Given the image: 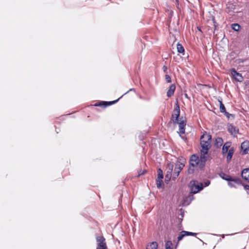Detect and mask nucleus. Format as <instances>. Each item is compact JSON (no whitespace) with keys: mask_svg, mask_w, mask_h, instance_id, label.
Wrapping results in <instances>:
<instances>
[{"mask_svg":"<svg viewBox=\"0 0 249 249\" xmlns=\"http://www.w3.org/2000/svg\"><path fill=\"white\" fill-rule=\"evenodd\" d=\"M180 112L179 106L178 102H177L176 107L173 110L171 116V121L169 123H172L175 125L178 124L179 127L178 133L183 134L185 133L186 120L182 117L180 118H179L180 116Z\"/></svg>","mask_w":249,"mask_h":249,"instance_id":"1","label":"nucleus"},{"mask_svg":"<svg viewBox=\"0 0 249 249\" xmlns=\"http://www.w3.org/2000/svg\"><path fill=\"white\" fill-rule=\"evenodd\" d=\"M199 157L196 154H193L190 157L188 168L189 174H193L194 172L195 167L199 169Z\"/></svg>","mask_w":249,"mask_h":249,"instance_id":"2","label":"nucleus"},{"mask_svg":"<svg viewBox=\"0 0 249 249\" xmlns=\"http://www.w3.org/2000/svg\"><path fill=\"white\" fill-rule=\"evenodd\" d=\"M188 187L190 189V194L197 193L204 188L203 183H200L196 180H192L190 181L189 183Z\"/></svg>","mask_w":249,"mask_h":249,"instance_id":"3","label":"nucleus"},{"mask_svg":"<svg viewBox=\"0 0 249 249\" xmlns=\"http://www.w3.org/2000/svg\"><path fill=\"white\" fill-rule=\"evenodd\" d=\"M184 166V164L179 161H178L175 164V168L174 169L173 173L172 175V179L175 180L176 179L178 176L180 172Z\"/></svg>","mask_w":249,"mask_h":249,"instance_id":"4","label":"nucleus"},{"mask_svg":"<svg viewBox=\"0 0 249 249\" xmlns=\"http://www.w3.org/2000/svg\"><path fill=\"white\" fill-rule=\"evenodd\" d=\"M221 178L227 181H233L234 183H236L237 185H243L242 181L239 178H232L231 176L227 175L225 173H222L220 175Z\"/></svg>","mask_w":249,"mask_h":249,"instance_id":"5","label":"nucleus"},{"mask_svg":"<svg viewBox=\"0 0 249 249\" xmlns=\"http://www.w3.org/2000/svg\"><path fill=\"white\" fill-rule=\"evenodd\" d=\"M97 243L96 249H107L105 238L103 236H98L96 238Z\"/></svg>","mask_w":249,"mask_h":249,"instance_id":"6","label":"nucleus"},{"mask_svg":"<svg viewBox=\"0 0 249 249\" xmlns=\"http://www.w3.org/2000/svg\"><path fill=\"white\" fill-rule=\"evenodd\" d=\"M211 141H204L200 140V144L201 146V151L204 152V154H207L209 149L211 147Z\"/></svg>","mask_w":249,"mask_h":249,"instance_id":"7","label":"nucleus"},{"mask_svg":"<svg viewBox=\"0 0 249 249\" xmlns=\"http://www.w3.org/2000/svg\"><path fill=\"white\" fill-rule=\"evenodd\" d=\"M206 154H204V152L201 151V154L199 158V169L202 170L204 169L206 164V162L207 160V157L205 156Z\"/></svg>","mask_w":249,"mask_h":249,"instance_id":"8","label":"nucleus"},{"mask_svg":"<svg viewBox=\"0 0 249 249\" xmlns=\"http://www.w3.org/2000/svg\"><path fill=\"white\" fill-rule=\"evenodd\" d=\"M231 73L236 81L239 82H242L244 80V78L242 76V74L238 72L234 68H232L231 69Z\"/></svg>","mask_w":249,"mask_h":249,"instance_id":"9","label":"nucleus"},{"mask_svg":"<svg viewBox=\"0 0 249 249\" xmlns=\"http://www.w3.org/2000/svg\"><path fill=\"white\" fill-rule=\"evenodd\" d=\"M123 96H122L121 97H120L119 99H118L117 100H114V101H109V102H107V101H102V102H99V103H96L94 106H96V107H106L108 106H110V105H112L114 104H115L116 103H117L118 100L122 97Z\"/></svg>","mask_w":249,"mask_h":249,"instance_id":"10","label":"nucleus"},{"mask_svg":"<svg viewBox=\"0 0 249 249\" xmlns=\"http://www.w3.org/2000/svg\"><path fill=\"white\" fill-rule=\"evenodd\" d=\"M241 148L243 150V154L248 153L249 150V141H245L241 144Z\"/></svg>","mask_w":249,"mask_h":249,"instance_id":"11","label":"nucleus"},{"mask_svg":"<svg viewBox=\"0 0 249 249\" xmlns=\"http://www.w3.org/2000/svg\"><path fill=\"white\" fill-rule=\"evenodd\" d=\"M241 177L243 179L249 182V168H246L242 170Z\"/></svg>","mask_w":249,"mask_h":249,"instance_id":"12","label":"nucleus"},{"mask_svg":"<svg viewBox=\"0 0 249 249\" xmlns=\"http://www.w3.org/2000/svg\"><path fill=\"white\" fill-rule=\"evenodd\" d=\"M228 130L229 133L233 135H235L238 133L239 130L235 126L232 124H230L228 127Z\"/></svg>","mask_w":249,"mask_h":249,"instance_id":"13","label":"nucleus"},{"mask_svg":"<svg viewBox=\"0 0 249 249\" xmlns=\"http://www.w3.org/2000/svg\"><path fill=\"white\" fill-rule=\"evenodd\" d=\"M236 5L232 3H228L227 5L226 11L230 15L232 14L233 10L235 9Z\"/></svg>","mask_w":249,"mask_h":249,"instance_id":"14","label":"nucleus"},{"mask_svg":"<svg viewBox=\"0 0 249 249\" xmlns=\"http://www.w3.org/2000/svg\"><path fill=\"white\" fill-rule=\"evenodd\" d=\"M176 89V86L174 84H172L170 85L167 92V96L168 97H171L174 95L175 90Z\"/></svg>","mask_w":249,"mask_h":249,"instance_id":"15","label":"nucleus"},{"mask_svg":"<svg viewBox=\"0 0 249 249\" xmlns=\"http://www.w3.org/2000/svg\"><path fill=\"white\" fill-rule=\"evenodd\" d=\"M231 142H226L224 144L222 149V153L223 155L226 154L228 151H229V149L231 146Z\"/></svg>","mask_w":249,"mask_h":249,"instance_id":"16","label":"nucleus"},{"mask_svg":"<svg viewBox=\"0 0 249 249\" xmlns=\"http://www.w3.org/2000/svg\"><path fill=\"white\" fill-rule=\"evenodd\" d=\"M200 140L204 141H212V136L207 134L206 132H204L203 134L200 137Z\"/></svg>","mask_w":249,"mask_h":249,"instance_id":"17","label":"nucleus"},{"mask_svg":"<svg viewBox=\"0 0 249 249\" xmlns=\"http://www.w3.org/2000/svg\"><path fill=\"white\" fill-rule=\"evenodd\" d=\"M223 140L221 137H217L215 139L214 145L216 148H219L223 144Z\"/></svg>","mask_w":249,"mask_h":249,"instance_id":"18","label":"nucleus"},{"mask_svg":"<svg viewBox=\"0 0 249 249\" xmlns=\"http://www.w3.org/2000/svg\"><path fill=\"white\" fill-rule=\"evenodd\" d=\"M233 152H234V149H233V147L230 148V150H229L227 156V160L228 162H229L231 161V160L232 158V157L233 156Z\"/></svg>","mask_w":249,"mask_h":249,"instance_id":"19","label":"nucleus"},{"mask_svg":"<svg viewBox=\"0 0 249 249\" xmlns=\"http://www.w3.org/2000/svg\"><path fill=\"white\" fill-rule=\"evenodd\" d=\"M158 246V243L154 241L151 243L149 245H148L146 249H157Z\"/></svg>","mask_w":249,"mask_h":249,"instance_id":"20","label":"nucleus"},{"mask_svg":"<svg viewBox=\"0 0 249 249\" xmlns=\"http://www.w3.org/2000/svg\"><path fill=\"white\" fill-rule=\"evenodd\" d=\"M177 50H178V53H182V54L184 55V52H185L184 47L179 43H178V44H177Z\"/></svg>","mask_w":249,"mask_h":249,"instance_id":"21","label":"nucleus"},{"mask_svg":"<svg viewBox=\"0 0 249 249\" xmlns=\"http://www.w3.org/2000/svg\"><path fill=\"white\" fill-rule=\"evenodd\" d=\"M156 185L158 188H161L164 186L162 179H156Z\"/></svg>","mask_w":249,"mask_h":249,"instance_id":"22","label":"nucleus"},{"mask_svg":"<svg viewBox=\"0 0 249 249\" xmlns=\"http://www.w3.org/2000/svg\"><path fill=\"white\" fill-rule=\"evenodd\" d=\"M165 249H173V243L171 241H167L165 245Z\"/></svg>","mask_w":249,"mask_h":249,"instance_id":"23","label":"nucleus"},{"mask_svg":"<svg viewBox=\"0 0 249 249\" xmlns=\"http://www.w3.org/2000/svg\"><path fill=\"white\" fill-rule=\"evenodd\" d=\"M163 178V175L162 170L160 168H159L158 170V178L159 179H162Z\"/></svg>","mask_w":249,"mask_h":249,"instance_id":"24","label":"nucleus"},{"mask_svg":"<svg viewBox=\"0 0 249 249\" xmlns=\"http://www.w3.org/2000/svg\"><path fill=\"white\" fill-rule=\"evenodd\" d=\"M219 102L220 103V111L222 113H224L225 111H226L225 106L222 103V102L221 101H219Z\"/></svg>","mask_w":249,"mask_h":249,"instance_id":"25","label":"nucleus"},{"mask_svg":"<svg viewBox=\"0 0 249 249\" xmlns=\"http://www.w3.org/2000/svg\"><path fill=\"white\" fill-rule=\"evenodd\" d=\"M240 28V26L238 23H233L232 24V29L235 31H238Z\"/></svg>","mask_w":249,"mask_h":249,"instance_id":"26","label":"nucleus"},{"mask_svg":"<svg viewBox=\"0 0 249 249\" xmlns=\"http://www.w3.org/2000/svg\"><path fill=\"white\" fill-rule=\"evenodd\" d=\"M194 199V197L192 194H191L187 198L186 200H185L184 203H186V201L189 200V202L186 203L187 205H188L193 199Z\"/></svg>","mask_w":249,"mask_h":249,"instance_id":"27","label":"nucleus"},{"mask_svg":"<svg viewBox=\"0 0 249 249\" xmlns=\"http://www.w3.org/2000/svg\"><path fill=\"white\" fill-rule=\"evenodd\" d=\"M182 232L184 233L185 236H189V235L194 236V235H196V234H197L196 233L185 231H182Z\"/></svg>","mask_w":249,"mask_h":249,"instance_id":"28","label":"nucleus"},{"mask_svg":"<svg viewBox=\"0 0 249 249\" xmlns=\"http://www.w3.org/2000/svg\"><path fill=\"white\" fill-rule=\"evenodd\" d=\"M212 21L213 22V26L214 27V31L217 30V27H218V24L216 22L214 18H212Z\"/></svg>","mask_w":249,"mask_h":249,"instance_id":"29","label":"nucleus"},{"mask_svg":"<svg viewBox=\"0 0 249 249\" xmlns=\"http://www.w3.org/2000/svg\"><path fill=\"white\" fill-rule=\"evenodd\" d=\"M228 185L229 186H230L231 187L236 188V186L235 185V183H234L233 181H228ZM236 184H237L236 183Z\"/></svg>","mask_w":249,"mask_h":249,"instance_id":"30","label":"nucleus"},{"mask_svg":"<svg viewBox=\"0 0 249 249\" xmlns=\"http://www.w3.org/2000/svg\"><path fill=\"white\" fill-rule=\"evenodd\" d=\"M225 115L228 118L230 119V117L231 116L232 118L234 117V115L232 114H230L229 112L225 111L224 113Z\"/></svg>","mask_w":249,"mask_h":249,"instance_id":"31","label":"nucleus"},{"mask_svg":"<svg viewBox=\"0 0 249 249\" xmlns=\"http://www.w3.org/2000/svg\"><path fill=\"white\" fill-rule=\"evenodd\" d=\"M184 234L182 232V231L180 232V234L179 235V236L178 237V241L181 240L182 239V238L184 237Z\"/></svg>","mask_w":249,"mask_h":249,"instance_id":"32","label":"nucleus"},{"mask_svg":"<svg viewBox=\"0 0 249 249\" xmlns=\"http://www.w3.org/2000/svg\"><path fill=\"white\" fill-rule=\"evenodd\" d=\"M165 80L167 83H171V78L170 76L168 74L165 75Z\"/></svg>","mask_w":249,"mask_h":249,"instance_id":"33","label":"nucleus"},{"mask_svg":"<svg viewBox=\"0 0 249 249\" xmlns=\"http://www.w3.org/2000/svg\"><path fill=\"white\" fill-rule=\"evenodd\" d=\"M210 181L209 180H207L206 181H204L203 184L204 188L205 187L208 186L210 184Z\"/></svg>","mask_w":249,"mask_h":249,"instance_id":"34","label":"nucleus"},{"mask_svg":"<svg viewBox=\"0 0 249 249\" xmlns=\"http://www.w3.org/2000/svg\"><path fill=\"white\" fill-rule=\"evenodd\" d=\"M146 172V171L145 170H142V171L141 170L139 172L138 176L139 177V176L143 175H144L145 174Z\"/></svg>","mask_w":249,"mask_h":249,"instance_id":"35","label":"nucleus"},{"mask_svg":"<svg viewBox=\"0 0 249 249\" xmlns=\"http://www.w3.org/2000/svg\"><path fill=\"white\" fill-rule=\"evenodd\" d=\"M243 185V186H244V189H245V190H248V191H249V192H248L247 193H248V194H249V185H247V184H245V185H244L243 184V185Z\"/></svg>","mask_w":249,"mask_h":249,"instance_id":"36","label":"nucleus"},{"mask_svg":"<svg viewBox=\"0 0 249 249\" xmlns=\"http://www.w3.org/2000/svg\"><path fill=\"white\" fill-rule=\"evenodd\" d=\"M163 70L164 71H166L167 70V67L166 66H164L163 67Z\"/></svg>","mask_w":249,"mask_h":249,"instance_id":"37","label":"nucleus"},{"mask_svg":"<svg viewBox=\"0 0 249 249\" xmlns=\"http://www.w3.org/2000/svg\"><path fill=\"white\" fill-rule=\"evenodd\" d=\"M180 215H181V218H180V219L182 220V218H183V216H184V213H180Z\"/></svg>","mask_w":249,"mask_h":249,"instance_id":"38","label":"nucleus"},{"mask_svg":"<svg viewBox=\"0 0 249 249\" xmlns=\"http://www.w3.org/2000/svg\"><path fill=\"white\" fill-rule=\"evenodd\" d=\"M135 90L134 89H131L128 91H127L126 93H125L124 94H126L127 93H128L130 91H132V90Z\"/></svg>","mask_w":249,"mask_h":249,"instance_id":"39","label":"nucleus"},{"mask_svg":"<svg viewBox=\"0 0 249 249\" xmlns=\"http://www.w3.org/2000/svg\"><path fill=\"white\" fill-rule=\"evenodd\" d=\"M173 164H172L171 168V169H170V173L172 172V170H173Z\"/></svg>","mask_w":249,"mask_h":249,"instance_id":"40","label":"nucleus"},{"mask_svg":"<svg viewBox=\"0 0 249 249\" xmlns=\"http://www.w3.org/2000/svg\"><path fill=\"white\" fill-rule=\"evenodd\" d=\"M197 28L198 31H199L201 32H202L200 27H197Z\"/></svg>","mask_w":249,"mask_h":249,"instance_id":"41","label":"nucleus"},{"mask_svg":"<svg viewBox=\"0 0 249 249\" xmlns=\"http://www.w3.org/2000/svg\"><path fill=\"white\" fill-rule=\"evenodd\" d=\"M185 96L186 98H188V95L187 94H185Z\"/></svg>","mask_w":249,"mask_h":249,"instance_id":"42","label":"nucleus"}]
</instances>
